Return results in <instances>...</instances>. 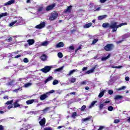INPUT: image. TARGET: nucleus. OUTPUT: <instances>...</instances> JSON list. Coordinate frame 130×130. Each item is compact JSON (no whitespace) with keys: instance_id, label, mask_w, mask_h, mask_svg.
Returning <instances> with one entry per match:
<instances>
[{"instance_id":"nucleus-44","label":"nucleus","mask_w":130,"mask_h":130,"mask_svg":"<svg viewBox=\"0 0 130 130\" xmlns=\"http://www.w3.org/2000/svg\"><path fill=\"white\" fill-rule=\"evenodd\" d=\"M31 85H32V83H26L24 85V87H25V88H27V87H29V86H31Z\"/></svg>"},{"instance_id":"nucleus-3","label":"nucleus","mask_w":130,"mask_h":130,"mask_svg":"<svg viewBox=\"0 0 130 130\" xmlns=\"http://www.w3.org/2000/svg\"><path fill=\"white\" fill-rule=\"evenodd\" d=\"M52 66H46L44 68H42L40 70L41 72L43 73H44V74H47V73H49V72H50L51 71V69H52Z\"/></svg>"},{"instance_id":"nucleus-54","label":"nucleus","mask_w":130,"mask_h":130,"mask_svg":"<svg viewBox=\"0 0 130 130\" xmlns=\"http://www.w3.org/2000/svg\"><path fill=\"white\" fill-rule=\"evenodd\" d=\"M120 120L119 119H115L114 121V123H118L119 122Z\"/></svg>"},{"instance_id":"nucleus-39","label":"nucleus","mask_w":130,"mask_h":130,"mask_svg":"<svg viewBox=\"0 0 130 130\" xmlns=\"http://www.w3.org/2000/svg\"><path fill=\"white\" fill-rule=\"evenodd\" d=\"M58 57L59 58H62V56H63V55L62 54V53L61 52H59L57 54Z\"/></svg>"},{"instance_id":"nucleus-28","label":"nucleus","mask_w":130,"mask_h":130,"mask_svg":"<svg viewBox=\"0 0 130 130\" xmlns=\"http://www.w3.org/2000/svg\"><path fill=\"white\" fill-rule=\"evenodd\" d=\"M76 81H77V79L75 77L71 78L70 80V83H75Z\"/></svg>"},{"instance_id":"nucleus-59","label":"nucleus","mask_w":130,"mask_h":130,"mask_svg":"<svg viewBox=\"0 0 130 130\" xmlns=\"http://www.w3.org/2000/svg\"><path fill=\"white\" fill-rule=\"evenodd\" d=\"M22 56V55H17L15 57V58H19V57H21Z\"/></svg>"},{"instance_id":"nucleus-64","label":"nucleus","mask_w":130,"mask_h":130,"mask_svg":"<svg viewBox=\"0 0 130 130\" xmlns=\"http://www.w3.org/2000/svg\"><path fill=\"white\" fill-rule=\"evenodd\" d=\"M44 130H51V128L50 127H46L44 128Z\"/></svg>"},{"instance_id":"nucleus-43","label":"nucleus","mask_w":130,"mask_h":130,"mask_svg":"<svg viewBox=\"0 0 130 130\" xmlns=\"http://www.w3.org/2000/svg\"><path fill=\"white\" fill-rule=\"evenodd\" d=\"M108 110H109V111H112V110H113V107L110 106L108 107Z\"/></svg>"},{"instance_id":"nucleus-45","label":"nucleus","mask_w":130,"mask_h":130,"mask_svg":"<svg viewBox=\"0 0 130 130\" xmlns=\"http://www.w3.org/2000/svg\"><path fill=\"white\" fill-rule=\"evenodd\" d=\"M58 84V80H55L53 81V85H57Z\"/></svg>"},{"instance_id":"nucleus-46","label":"nucleus","mask_w":130,"mask_h":130,"mask_svg":"<svg viewBox=\"0 0 130 130\" xmlns=\"http://www.w3.org/2000/svg\"><path fill=\"white\" fill-rule=\"evenodd\" d=\"M43 11V7H40L38 9V12H42Z\"/></svg>"},{"instance_id":"nucleus-33","label":"nucleus","mask_w":130,"mask_h":130,"mask_svg":"<svg viewBox=\"0 0 130 130\" xmlns=\"http://www.w3.org/2000/svg\"><path fill=\"white\" fill-rule=\"evenodd\" d=\"M104 95V91L101 92L99 94V98H102Z\"/></svg>"},{"instance_id":"nucleus-31","label":"nucleus","mask_w":130,"mask_h":130,"mask_svg":"<svg viewBox=\"0 0 130 130\" xmlns=\"http://www.w3.org/2000/svg\"><path fill=\"white\" fill-rule=\"evenodd\" d=\"M49 109H50V107H47L43 110V112L44 113H46V112H47V111H48Z\"/></svg>"},{"instance_id":"nucleus-7","label":"nucleus","mask_w":130,"mask_h":130,"mask_svg":"<svg viewBox=\"0 0 130 130\" xmlns=\"http://www.w3.org/2000/svg\"><path fill=\"white\" fill-rule=\"evenodd\" d=\"M45 27V22L43 21V22L41 23L40 24L37 25L36 28L37 29H42V28H44Z\"/></svg>"},{"instance_id":"nucleus-17","label":"nucleus","mask_w":130,"mask_h":130,"mask_svg":"<svg viewBox=\"0 0 130 130\" xmlns=\"http://www.w3.org/2000/svg\"><path fill=\"white\" fill-rule=\"evenodd\" d=\"M92 25V23L90 22L89 23L85 24L83 26V28H84V29H88V28H90V27H91Z\"/></svg>"},{"instance_id":"nucleus-22","label":"nucleus","mask_w":130,"mask_h":130,"mask_svg":"<svg viewBox=\"0 0 130 130\" xmlns=\"http://www.w3.org/2000/svg\"><path fill=\"white\" fill-rule=\"evenodd\" d=\"M14 83H15V80H12L10 81L9 82L7 83L6 84L7 86H13L14 85Z\"/></svg>"},{"instance_id":"nucleus-16","label":"nucleus","mask_w":130,"mask_h":130,"mask_svg":"<svg viewBox=\"0 0 130 130\" xmlns=\"http://www.w3.org/2000/svg\"><path fill=\"white\" fill-rule=\"evenodd\" d=\"M35 102V100L34 99L29 100L26 102V103L27 105H30V104H33V103Z\"/></svg>"},{"instance_id":"nucleus-2","label":"nucleus","mask_w":130,"mask_h":130,"mask_svg":"<svg viewBox=\"0 0 130 130\" xmlns=\"http://www.w3.org/2000/svg\"><path fill=\"white\" fill-rule=\"evenodd\" d=\"M104 49L106 51H112L114 49V45L113 44H108L104 47Z\"/></svg>"},{"instance_id":"nucleus-48","label":"nucleus","mask_w":130,"mask_h":130,"mask_svg":"<svg viewBox=\"0 0 130 130\" xmlns=\"http://www.w3.org/2000/svg\"><path fill=\"white\" fill-rule=\"evenodd\" d=\"M104 106V104H102L100 105L99 108H100V110H102V109H103Z\"/></svg>"},{"instance_id":"nucleus-12","label":"nucleus","mask_w":130,"mask_h":130,"mask_svg":"<svg viewBox=\"0 0 130 130\" xmlns=\"http://www.w3.org/2000/svg\"><path fill=\"white\" fill-rule=\"evenodd\" d=\"M27 43L29 46L33 45V44L35 43V40L34 39H29L27 40Z\"/></svg>"},{"instance_id":"nucleus-6","label":"nucleus","mask_w":130,"mask_h":130,"mask_svg":"<svg viewBox=\"0 0 130 130\" xmlns=\"http://www.w3.org/2000/svg\"><path fill=\"white\" fill-rule=\"evenodd\" d=\"M48 96H49L48 92H46L45 93L40 95V99L42 101L43 100H45V99H46V98H48Z\"/></svg>"},{"instance_id":"nucleus-56","label":"nucleus","mask_w":130,"mask_h":130,"mask_svg":"<svg viewBox=\"0 0 130 130\" xmlns=\"http://www.w3.org/2000/svg\"><path fill=\"white\" fill-rule=\"evenodd\" d=\"M106 1H107V0H100V2L101 3V4H104V3H105V2H106Z\"/></svg>"},{"instance_id":"nucleus-29","label":"nucleus","mask_w":130,"mask_h":130,"mask_svg":"<svg viewBox=\"0 0 130 130\" xmlns=\"http://www.w3.org/2000/svg\"><path fill=\"white\" fill-rule=\"evenodd\" d=\"M13 102H14L13 100L8 101L6 103V104H7V105H12L13 104Z\"/></svg>"},{"instance_id":"nucleus-32","label":"nucleus","mask_w":130,"mask_h":130,"mask_svg":"<svg viewBox=\"0 0 130 130\" xmlns=\"http://www.w3.org/2000/svg\"><path fill=\"white\" fill-rule=\"evenodd\" d=\"M63 69V67H60L54 70V72H61Z\"/></svg>"},{"instance_id":"nucleus-42","label":"nucleus","mask_w":130,"mask_h":130,"mask_svg":"<svg viewBox=\"0 0 130 130\" xmlns=\"http://www.w3.org/2000/svg\"><path fill=\"white\" fill-rule=\"evenodd\" d=\"M86 105H83L82 106V107L81 108V111H85V109H86Z\"/></svg>"},{"instance_id":"nucleus-4","label":"nucleus","mask_w":130,"mask_h":130,"mask_svg":"<svg viewBox=\"0 0 130 130\" xmlns=\"http://www.w3.org/2000/svg\"><path fill=\"white\" fill-rule=\"evenodd\" d=\"M57 16H58L57 12L55 11L51 13L50 17L49 18V21H54V20H55V19L57 18Z\"/></svg>"},{"instance_id":"nucleus-9","label":"nucleus","mask_w":130,"mask_h":130,"mask_svg":"<svg viewBox=\"0 0 130 130\" xmlns=\"http://www.w3.org/2000/svg\"><path fill=\"white\" fill-rule=\"evenodd\" d=\"M39 123L41 126H44V125H45V123H46V119L45 118L42 119L41 121L39 122Z\"/></svg>"},{"instance_id":"nucleus-26","label":"nucleus","mask_w":130,"mask_h":130,"mask_svg":"<svg viewBox=\"0 0 130 130\" xmlns=\"http://www.w3.org/2000/svg\"><path fill=\"white\" fill-rule=\"evenodd\" d=\"M96 103H97V101H93L91 103V105L89 106V108H92V107H93V106H94V105H95Z\"/></svg>"},{"instance_id":"nucleus-60","label":"nucleus","mask_w":130,"mask_h":130,"mask_svg":"<svg viewBox=\"0 0 130 130\" xmlns=\"http://www.w3.org/2000/svg\"><path fill=\"white\" fill-rule=\"evenodd\" d=\"M0 130H5L4 126L2 125H0Z\"/></svg>"},{"instance_id":"nucleus-11","label":"nucleus","mask_w":130,"mask_h":130,"mask_svg":"<svg viewBox=\"0 0 130 130\" xmlns=\"http://www.w3.org/2000/svg\"><path fill=\"white\" fill-rule=\"evenodd\" d=\"M19 101L17 100L13 103V108H17V107H20L21 106L18 103Z\"/></svg>"},{"instance_id":"nucleus-24","label":"nucleus","mask_w":130,"mask_h":130,"mask_svg":"<svg viewBox=\"0 0 130 130\" xmlns=\"http://www.w3.org/2000/svg\"><path fill=\"white\" fill-rule=\"evenodd\" d=\"M53 79V77L52 76H49L48 77L45 81V83H46L47 82H49V81H51Z\"/></svg>"},{"instance_id":"nucleus-34","label":"nucleus","mask_w":130,"mask_h":130,"mask_svg":"<svg viewBox=\"0 0 130 130\" xmlns=\"http://www.w3.org/2000/svg\"><path fill=\"white\" fill-rule=\"evenodd\" d=\"M19 90H20V91H22V87H19L18 88L13 90V92H15V93H18V91H19Z\"/></svg>"},{"instance_id":"nucleus-13","label":"nucleus","mask_w":130,"mask_h":130,"mask_svg":"<svg viewBox=\"0 0 130 130\" xmlns=\"http://www.w3.org/2000/svg\"><path fill=\"white\" fill-rule=\"evenodd\" d=\"M12 4H15V0H10L8 1L7 3L5 4V6H10L12 5Z\"/></svg>"},{"instance_id":"nucleus-14","label":"nucleus","mask_w":130,"mask_h":130,"mask_svg":"<svg viewBox=\"0 0 130 130\" xmlns=\"http://www.w3.org/2000/svg\"><path fill=\"white\" fill-rule=\"evenodd\" d=\"M72 8H73V6H69L68 7L67 9H65L64 11V13H71V11L72 10Z\"/></svg>"},{"instance_id":"nucleus-5","label":"nucleus","mask_w":130,"mask_h":130,"mask_svg":"<svg viewBox=\"0 0 130 130\" xmlns=\"http://www.w3.org/2000/svg\"><path fill=\"white\" fill-rule=\"evenodd\" d=\"M16 21V26H19V25H23V23H24V19L19 17L17 18V20H15Z\"/></svg>"},{"instance_id":"nucleus-23","label":"nucleus","mask_w":130,"mask_h":130,"mask_svg":"<svg viewBox=\"0 0 130 130\" xmlns=\"http://www.w3.org/2000/svg\"><path fill=\"white\" fill-rule=\"evenodd\" d=\"M123 98V96L122 95H117L115 96L114 100H118V99H122Z\"/></svg>"},{"instance_id":"nucleus-8","label":"nucleus","mask_w":130,"mask_h":130,"mask_svg":"<svg viewBox=\"0 0 130 130\" xmlns=\"http://www.w3.org/2000/svg\"><path fill=\"white\" fill-rule=\"evenodd\" d=\"M54 7H55V3H53L52 5L47 6L46 10V11H50V10H53Z\"/></svg>"},{"instance_id":"nucleus-27","label":"nucleus","mask_w":130,"mask_h":130,"mask_svg":"<svg viewBox=\"0 0 130 130\" xmlns=\"http://www.w3.org/2000/svg\"><path fill=\"white\" fill-rule=\"evenodd\" d=\"M7 16H8V13L7 12L1 13L0 14V19L1 18H3V17H6Z\"/></svg>"},{"instance_id":"nucleus-1","label":"nucleus","mask_w":130,"mask_h":130,"mask_svg":"<svg viewBox=\"0 0 130 130\" xmlns=\"http://www.w3.org/2000/svg\"><path fill=\"white\" fill-rule=\"evenodd\" d=\"M117 24H118V23L115 21L111 22L110 24L108 22H105L102 24V27H103V28H109V29H112V32H116L118 28L127 25V23L126 22L121 23L118 25H117Z\"/></svg>"},{"instance_id":"nucleus-52","label":"nucleus","mask_w":130,"mask_h":130,"mask_svg":"<svg viewBox=\"0 0 130 130\" xmlns=\"http://www.w3.org/2000/svg\"><path fill=\"white\" fill-rule=\"evenodd\" d=\"M108 93L109 95H112V94H113V91L111 90H109L108 91Z\"/></svg>"},{"instance_id":"nucleus-58","label":"nucleus","mask_w":130,"mask_h":130,"mask_svg":"<svg viewBox=\"0 0 130 130\" xmlns=\"http://www.w3.org/2000/svg\"><path fill=\"white\" fill-rule=\"evenodd\" d=\"M88 70V67H83L82 69V71L84 72V71H87Z\"/></svg>"},{"instance_id":"nucleus-37","label":"nucleus","mask_w":130,"mask_h":130,"mask_svg":"<svg viewBox=\"0 0 130 130\" xmlns=\"http://www.w3.org/2000/svg\"><path fill=\"white\" fill-rule=\"evenodd\" d=\"M126 89V86H122V87H121L118 88V91H120V90H124V89Z\"/></svg>"},{"instance_id":"nucleus-63","label":"nucleus","mask_w":130,"mask_h":130,"mask_svg":"<svg viewBox=\"0 0 130 130\" xmlns=\"http://www.w3.org/2000/svg\"><path fill=\"white\" fill-rule=\"evenodd\" d=\"M20 52V51H17L16 52H14L13 53L14 54H18Z\"/></svg>"},{"instance_id":"nucleus-10","label":"nucleus","mask_w":130,"mask_h":130,"mask_svg":"<svg viewBox=\"0 0 130 130\" xmlns=\"http://www.w3.org/2000/svg\"><path fill=\"white\" fill-rule=\"evenodd\" d=\"M40 58L43 61H45V60H47V56L44 54L40 56Z\"/></svg>"},{"instance_id":"nucleus-21","label":"nucleus","mask_w":130,"mask_h":130,"mask_svg":"<svg viewBox=\"0 0 130 130\" xmlns=\"http://www.w3.org/2000/svg\"><path fill=\"white\" fill-rule=\"evenodd\" d=\"M75 72H78L77 69L73 70L70 71L69 72V73L68 74V76H71L72 75H73V74H74V73H75Z\"/></svg>"},{"instance_id":"nucleus-57","label":"nucleus","mask_w":130,"mask_h":130,"mask_svg":"<svg viewBox=\"0 0 130 130\" xmlns=\"http://www.w3.org/2000/svg\"><path fill=\"white\" fill-rule=\"evenodd\" d=\"M103 128H104V126H100V127L98 129V130H102L103 129Z\"/></svg>"},{"instance_id":"nucleus-62","label":"nucleus","mask_w":130,"mask_h":130,"mask_svg":"<svg viewBox=\"0 0 130 130\" xmlns=\"http://www.w3.org/2000/svg\"><path fill=\"white\" fill-rule=\"evenodd\" d=\"M3 99H8H8H9V96H8V95H7V96H4L3 97Z\"/></svg>"},{"instance_id":"nucleus-49","label":"nucleus","mask_w":130,"mask_h":130,"mask_svg":"<svg viewBox=\"0 0 130 130\" xmlns=\"http://www.w3.org/2000/svg\"><path fill=\"white\" fill-rule=\"evenodd\" d=\"M54 90H51L49 91V92H47V93H48V95L49 96V94H52V93H54Z\"/></svg>"},{"instance_id":"nucleus-55","label":"nucleus","mask_w":130,"mask_h":130,"mask_svg":"<svg viewBox=\"0 0 130 130\" xmlns=\"http://www.w3.org/2000/svg\"><path fill=\"white\" fill-rule=\"evenodd\" d=\"M125 81H127V82H128V81H129V77H128V76H126L125 78Z\"/></svg>"},{"instance_id":"nucleus-61","label":"nucleus","mask_w":130,"mask_h":130,"mask_svg":"<svg viewBox=\"0 0 130 130\" xmlns=\"http://www.w3.org/2000/svg\"><path fill=\"white\" fill-rule=\"evenodd\" d=\"M123 41V40H120V41H118L117 42V43L118 44H119V43H122Z\"/></svg>"},{"instance_id":"nucleus-20","label":"nucleus","mask_w":130,"mask_h":130,"mask_svg":"<svg viewBox=\"0 0 130 130\" xmlns=\"http://www.w3.org/2000/svg\"><path fill=\"white\" fill-rule=\"evenodd\" d=\"M95 69H96V68H95V67L92 68L91 69L87 71L86 72V74H91L92 73H94V71H95Z\"/></svg>"},{"instance_id":"nucleus-36","label":"nucleus","mask_w":130,"mask_h":130,"mask_svg":"<svg viewBox=\"0 0 130 130\" xmlns=\"http://www.w3.org/2000/svg\"><path fill=\"white\" fill-rule=\"evenodd\" d=\"M6 41H7V42H12V41H13V38H8L7 39H6Z\"/></svg>"},{"instance_id":"nucleus-51","label":"nucleus","mask_w":130,"mask_h":130,"mask_svg":"<svg viewBox=\"0 0 130 130\" xmlns=\"http://www.w3.org/2000/svg\"><path fill=\"white\" fill-rule=\"evenodd\" d=\"M86 84H87V82L86 81H84L81 82V85H86Z\"/></svg>"},{"instance_id":"nucleus-30","label":"nucleus","mask_w":130,"mask_h":130,"mask_svg":"<svg viewBox=\"0 0 130 130\" xmlns=\"http://www.w3.org/2000/svg\"><path fill=\"white\" fill-rule=\"evenodd\" d=\"M42 46H47L48 45V42L47 41H45L41 44Z\"/></svg>"},{"instance_id":"nucleus-38","label":"nucleus","mask_w":130,"mask_h":130,"mask_svg":"<svg viewBox=\"0 0 130 130\" xmlns=\"http://www.w3.org/2000/svg\"><path fill=\"white\" fill-rule=\"evenodd\" d=\"M76 116H78V115H77V112H74L72 115V117H73V118H76Z\"/></svg>"},{"instance_id":"nucleus-41","label":"nucleus","mask_w":130,"mask_h":130,"mask_svg":"<svg viewBox=\"0 0 130 130\" xmlns=\"http://www.w3.org/2000/svg\"><path fill=\"white\" fill-rule=\"evenodd\" d=\"M91 119L90 117H87L84 119H82V121L84 122V121H87L88 120H90Z\"/></svg>"},{"instance_id":"nucleus-53","label":"nucleus","mask_w":130,"mask_h":130,"mask_svg":"<svg viewBox=\"0 0 130 130\" xmlns=\"http://www.w3.org/2000/svg\"><path fill=\"white\" fill-rule=\"evenodd\" d=\"M69 49H71V50H74V49H75V47L74 46H70L69 47Z\"/></svg>"},{"instance_id":"nucleus-18","label":"nucleus","mask_w":130,"mask_h":130,"mask_svg":"<svg viewBox=\"0 0 130 130\" xmlns=\"http://www.w3.org/2000/svg\"><path fill=\"white\" fill-rule=\"evenodd\" d=\"M111 54H109L106 57H103L101 58V60L102 61H104L105 60H107V59H108V58H109L111 56Z\"/></svg>"},{"instance_id":"nucleus-47","label":"nucleus","mask_w":130,"mask_h":130,"mask_svg":"<svg viewBox=\"0 0 130 130\" xmlns=\"http://www.w3.org/2000/svg\"><path fill=\"white\" fill-rule=\"evenodd\" d=\"M23 62H25V63H27L29 62V60L27 58H24L23 59Z\"/></svg>"},{"instance_id":"nucleus-50","label":"nucleus","mask_w":130,"mask_h":130,"mask_svg":"<svg viewBox=\"0 0 130 130\" xmlns=\"http://www.w3.org/2000/svg\"><path fill=\"white\" fill-rule=\"evenodd\" d=\"M11 108H14V105H11L8 106V109H11Z\"/></svg>"},{"instance_id":"nucleus-40","label":"nucleus","mask_w":130,"mask_h":130,"mask_svg":"<svg viewBox=\"0 0 130 130\" xmlns=\"http://www.w3.org/2000/svg\"><path fill=\"white\" fill-rule=\"evenodd\" d=\"M121 68H122V66H112V69H121Z\"/></svg>"},{"instance_id":"nucleus-35","label":"nucleus","mask_w":130,"mask_h":130,"mask_svg":"<svg viewBox=\"0 0 130 130\" xmlns=\"http://www.w3.org/2000/svg\"><path fill=\"white\" fill-rule=\"evenodd\" d=\"M99 40L98 39H94V40H93L91 44H92V45H94V44H95V43H97V42H98V41Z\"/></svg>"},{"instance_id":"nucleus-19","label":"nucleus","mask_w":130,"mask_h":130,"mask_svg":"<svg viewBox=\"0 0 130 130\" xmlns=\"http://www.w3.org/2000/svg\"><path fill=\"white\" fill-rule=\"evenodd\" d=\"M106 18H107V15H101L98 17V20H103Z\"/></svg>"},{"instance_id":"nucleus-25","label":"nucleus","mask_w":130,"mask_h":130,"mask_svg":"<svg viewBox=\"0 0 130 130\" xmlns=\"http://www.w3.org/2000/svg\"><path fill=\"white\" fill-rule=\"evenodd\" d=\"M15 24H17V21L16 20L12 22H11L9 24V27H13V26H15Z\"/></svg>"},{"instance_id":"nucleus-15","label":"nucleus","mask_w":130,"mask_h":130,"mask_svg":"<svg viewBox=\"0 0 130 130\" xmlns=\"http://www.w3.org/2000/svg\"><path fill=\"white\" fill-rule=\"evenodd\" d=\"M64 46V44H63V42H59L56 45L57 48H60V47H63Z\"/></svg>"}]
</instances>
